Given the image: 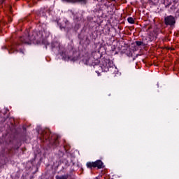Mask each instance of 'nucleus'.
I'll list each match as a JSON object with an SVG mask.
<instances>
[{
    "label": "nucleus",
    "instance_id": "f257e3e1",
    "mask_svg": "<svg viewBox=\"0 0 179 179\" xmlns=\"http://www.w3.org/2000/svg\"><path fill=\"white\" fill-rule=\"evenodd\" d=\"M34 34H36V33L33 34L32 36L28 37V38H29V41L21 38V41L24 44H31L32 43H35V41H36L37 44H44V45H45V48H47V45H50L48 41L44 39L43 34H41V32H38V35H37L36 36H34Z\"/></svg>",
    "mask_w": 179,
    "mask_h": 179
},
{
    "label": "nucleus",
    "instance_id": "f03ea898",
    "mask_svg": "<svg viewBox=\"0 0 179 179\" xmlns=\"http://www.w3.org/2000/svg\"><path fill=\"white\" fill-rule=\"evenodd\" d=\"M87 167H88V169H92V167L103 169V167H104V165L103 164V162H101V160H97L94 162H87Z\"/></svg>",
    "mask_w": 179,
    "mask_h": 179
},
{
    "label": "nucleus",
    "instance_id": "7ed1b4c3",
    "mask_svg": "<svg viewBox=\"0 0 179 179\" xmlns=\"http://www.w3.org/2000/svg\"><path fill=\"white\" fill-rule=\"evenodd\" d=\"M164 23L166 26H171L173 27L176 24V17L173 15L166 16L164 18Z\"/></svg>",
    "mask_w": 179,
    "mask_h": 179
},
{
    "label": "nucleus",
    "instance_id": "20e7f679",
    "mask_svg": "<svg viewBox=\"0 0 179 179\" xmlns=\"http://www.w3.org/2000/svg\"><path fill=\"white\" fill-rule=\"evenodd\" d=\"M38 134L43 138H48L50 135V129H38Z\"/></svg>",
    "mask_w": 179,
    "mask_h": 179
},
{
    "label": "nucleus",
    "instance_id": "39448f33",
    "mask_svg": "<svg viewBox=\"0 0 179 179\" xmlns=\"http://www.w3.org/2000/svg\"><path fill=\"white\" fill-rule=\"evenodd\" d=\"M103 68H105V71L108 69V68H111L113 66V62L110 61V59H105L103 60Z\"/></svg>",
    "mask_w": 179,
    "mask_h": 179
},
{
    "label": "nucleus",
    "instance_id": "423d86ee",
    "mask_svg": "<svg viewBox=\"0 0 179 179\" xmlns=\"http://www.w3.org/2000/svg\"><path fill=\"white\" fill-rule=\"evenodd\" d=\"M62 57L64 59V61H76V57H73L66 53H63Z\"/></svg>",
    "mask_w": 179,
    "mask_h": 179
},
{
    "label": "nucleus",
    "instance_id": "0eeeda50",
    "mask_svg": "<svg viewBox=\"0 0 179 179\" xmlns=\"http://www.w3.org/2000/svg\"><path fill=\"white\" fill-rule=\"evenodd\" d=\"M65 1L66 2H86V0H62Z\"/></svg>",
    "mask_w": 179,
    "mask_h": 179
},
{
    "label": "nucleus",
    "instance_id": "6e6552de",
    "mask_svg": "<svg viewBox=\"0 0 179 179\" xmlns=\"http://www.w3.org/2000/svg\"><path fill=\"white\" fill-rule=\"evenodd\" d=\"M136 45H138V47H141V45H145V43H143V41H136Z\"/></svg>",
    "mask_w": 179,
    "mask_h": 179
},
{
    "label": "nucleus",
    "instance_id": "1a4fd4ad",
    "mask_svg": "<svg viewBox=\"0 0 179 179\" xmlns=\"http://www.w3.org/2000/svg\"><path fill=\"white\" fill-rule=\"evenodd\" d=\"M127 21L129 23H131V24H134V23H135V20H134V19L131 17L127 19Z\"/></svg>",
    "mask_w": 179,
    "mask_h": 179
},
{
    "label": "nucleus",
    "instance_id": "9d476101",
    "mask_svg": "<svg viewBox=\"0 0 179 179\" xmlns=\"http://www.w3.org/2000/svg\"><path fill=\"white\" fill-rule=\"evenodd\" d=\"M39 15H41V16H45V12H44V10H41L40 12H39Z\"/></svg>",
    "mask_w": 179,
    "mask_h": 179
},
{
    "label": "nucleus",
    "instance_id": "9b49d317",
    "mask_svg": "<svg viewBox=\"0 0 179 179\" xmlns=\"http://www.w3.org/2000/svg\"><path fill=\"white\" fill-rule=\"evenodd\" d=\"M56 179H67L66 176H57Z\"/></svg>",
    "mask_w": 179,
    "mask_h": 179
},
{
    "label": "nucleus",
    "instance_id": "f8f14e48",
    "mask_svg": "<svg viewBox=\"0 0 179 179\" xmlns=\"http://www.w3.org/2000/svg\"><path fill=\"white\" fill-rule=\"evenodd\" d=\"M86 64L87 65H90V59H88L87 60H86Z\"/></svg>",
    "mask_w": 179,
    "mask_h": 179
},
{
    "label": "nucleus",
    "instance_id": "ddd939ff",
    "mask_svg": "<svg viewBox=\"0 0 179 179\" xmlns=\"http://www.w3.org/2000/svg\"><path fill=\"white\" fill-rule=\"evenodd\" d=\"M60 29H64V27H62V25H60Z\"/></svg>",
    "mask_w": 179,
    "mask_h": 179
},
{
    "label": "nucleus",
    "instance_id": "4468645a",
    "mask_svg": "<svg viewBox=\"0 0 179 179\" xmlns=\"http://www.w3.org/2000/svg\"><path fill=\"white\" fill-rule=\"evenodd\" d=\"M52 47L54 48V43L52 44Z\"/></svg>",
    "mask_w": 179,
    "mask_h": 179
},
{
    "label": "nucleus",
    "instance_id": "2eb2a0df",
    "mask_svg": "<svg viewBox=\"0 0 179 179\" xmlns=\"http://www.w3.org/2000/svg\"><path fill=\"white\" fill-rule=\"evenodd\" d=\"M55 145L57 146V143H55Z\"/></svg>",
    "mask_w": 179,
    "mask_h": 179
},
{
    "label": "nucleus",
    "instance_id": "dca6fc26",
    "mask_svg": "<svg viewBox=\"0 0 179 179\" xmlns=\"http://www.w3.org/2000/svg\"><path fill=\"white\" fill-rule=\"evenodd\" d=\"M10 22H12V20H10Z\"/></svg>",
    "mask_w": 179,
    "mask_h": 179
},
{
    "label": "nucleus",
    "instance_id": "f3484780",
    "mask_svg": "<svg viewBox=\"0 0 179 179\" xmlns=\"http://www.w3.org/2000/svg\"><path fill=\"white\" fill-rule=\"evenodd\" d=\"M21 52H22V54H23V51H21Z\"/></svg>",
    "mask_w": 179,
    "mask_h": 179
},
{
    "label": "nucleus",
    "instance_id": "a211bd4d",
    "mask_svg": "<svg viewBox=\"0 0 179 179\" xmlns=\"http://www.w3.org/2000/svg\"><path fill=\"white\" fill-rule=\"evenodd\" d=\"M112 1H115V0H112Z\"/></svg>",
    "mask_w": 179,
    "mask_h": 179
},
{
    "label": "nucleus",
    "instance_id": "6ab92c4d",
    "mask_svg": "<svg viewBox=\"0 0 179 179\" xmlns=\"http://www.w3.org/2000/svg\"><path fill=\"white\" fill-rule=\"evenodd\" d=\"M112 1H115V0H112Z\"/></svg>",
    "mask_w": 179,
    "mask_h": 179
}]
</instances>
